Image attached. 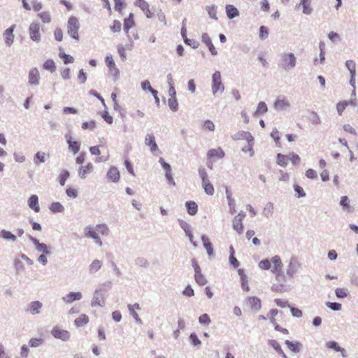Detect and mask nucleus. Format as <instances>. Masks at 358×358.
Masks as SVG:
<instances>
[{
  "label": "nucleus",
  "instance_id": "nucleus-1",
  "mask_svg": "<svg viewBox=\"0 0 358 358\" xmlns=\"http://www.w3.org/2000/svg\"><path fill=\"white\" fill-rule=\"evenodd\" d=\"M259 267L263 270H268L269 268H271V271L275 274L277 280H278L280 277H283V264L280 257L278 255L273 257L271 260L266 259L260 261L259 263Z\"/></svg>",
  "mask_w": 358,
  "mask_h": 358
},
{
  "label": "nucleus",
  "instance_id": "nucleus-2",
  "mask_svg": "<svg viewBox=\"0 0 358 358\" xmlns=\"http://www.w3.org/2000/svg\"><path fill=\"white\" fill-rule=\"evenodd\" d=\"M79 29L80 22L78 17L75 16H71L67 22V33L68 34L76 41H79Z\"/></svg>",
  "mask_w": 358,
  "mask_h": 358
},
{
  "label": "nucleus",
  "instance_id": "nucleus-3",
  "mask_svg": "<svg viewBox=\"0 0 358 358\" xmlns=\"http://www.w3.org/2000/svg\"><path fill=\"white\" fill-rule=\"evenodd\" d=\"M224 90V86L222 83L221 74L219 71H215L213 74L212 92L213 94H215L217 92H222Z\"/></svg>",
  "mask_w": 358,
  "mask_h": 358
},
{
  "label": "nucleus",
  "instance_id": "nucleus-4",
  "mask_svg": "<svg viewBox=\"0 0 358 358\" xmlns=\"http://www.w3.org/2000/svg\"><path fill=\"white\" fill-rule=\"evenodd\" d=\"M106 64L108 69V73L114 78H117L119 76V69L115 65L114 59L111 55H107L105 59Z\"/></svg>",
  "mask_w": 358,
  "mask_h": 358
},
{
  "label": "nucleus",
  "instance_id": "nucleus-5",
  "mask_svg": "<svg viewBox=\"0 0 358 358\" xmlns=\"http://www.w3.org/2000/svg\"><path fill=\"white\" fill-rule=\"evenodd\" d=\"M245 215L244 213H239L233 220V228L237 231L238 234H241L243 232V220Z\"/></svg>",
  "mask_w": 358,
  "mask_h": 358
},
{
  "label": "nucleus",
  "instance_id": "nucleus-6",
  "mask_svg": "<svg viewBox=\"0 0 358 358\" xmlns=\"http://www.w3.org/2000/svg\"><path fill=\"white\" fill-rule=\"evenodd\" d=\"M51 334L57 339L62 341H68L70 338V333L64 329H62L58 327H55L51 330Z\"/></svg>",
  "mask_w": 358,
  "mask_h": 358
},
{
  "label": "nucleus",
  "instance_id": "nucleus-7",
  "mask_svg": "<svg viewBox=\"0 0 358 358\" xmlns=\"http://www.w3.org/2000/svg\"><path fill=\"white\" fill-rule=\"evenodd\" d=\"M41 27L38 23L32 22L29 28V33L31 39L34 41L38 42L41 40Z\"/></svg>",
  "mask_w": 358,
  "mask_h": 358
},
{
  "label": "nucleus",
  "instance_id": "nucleus-8",
  "mask_svg": "<svg viewBox=\"0 0 358 358\" xmlns=\"http://www.w3.org/2000/svg\"><path fill=\"white\" fill-rule=\"evenodd\" d=\"M94 171V165L92 163H87L86 165L81 166L78 171L80 178L82 179L86 178Z\"/></svg>",
  "mask_w": 358,
  "mask_h": 358
},
{
  "label": "nucleus",
  "instance_id": "nucleus-9",
  "mask_svg": "<svg viewBox=\"0 0 358 358\" xmlns=\"http://www.w3.org/2000/svg\"><path fill=\"white\" fill-rule=\"evenodd\" d=\"M135 5L140 8L148 18L153 17V13L150 9V6L145 0H136Z\"/></svg>",
  "mask_w": 358,
  "mask_h": 358
},
{
  "label": "nucleus",
  "instance_id": "nucleus-10",
  "mask_svg": "<svg viewBox=\"0 0 358 358\" xmlns=\"http://www.w3.org/2000/svg\"><path fill=\"white\" fill-rule=\"evenodd\" d=\"M296 64V58L293 53H287L283 55V66L285 69L293 68Z\"/></svg>",
  "mask_w": 358,
  "mask_h": 358
},
{
  "label": "nucleus",
  "instance_id": "nucleus-11",
  "mask_svg": "<svg viewBox=\"0 0 358 358\" xmlns=\"http://www.w3.org/2000/svg\"><path fill=\"white\" fill-rule=\"evenodd\" d=\"M40 75L36 68H33L29 73V83L31 85H38L39 84Z\"/></svg>",
  "mask_w": 358,
  "mask_h": 358
},
{
  "label": "nucleus",
  "instance_id": "nucleus-12",
  "mask_svg": "<svg viewBox=\"0 0 358 358\" xmlns=\"http://www.w3.org/2000/svg\"><path fill=\"white\" fill-rule=\"evenodd\" d=\"M85 236L93 238L96 243H98L99 245H101L102 242L99 237V234L96 231L95 229H94L92 227H87L85 229Z\"/></svg>",
  "mask_w": 358,
  "mask_h": 358
},
{
  "label": "nucleus",
  "instance_id": "nucleus-13",
  "mask_svg": "<svg viewBox=\"0 0 358 358\" xmlns=\"http://www.w3.org/2000/svg\"><path fill=\"white\" fill-rule=\"evenodd\" d=\"M85 236L93 238L96 243H98L99 245H101L102 242L99 237V234L96 231L95 229H94L92 227H87L85 229Z\"/></svg>",
  "mask_w": 358,
  "mask_h": 358
},
{
  "label": "nucleus",
  "instance_id": "nucleus-14",
  "mask_svg": "<svg viewBox=\"0 0 358 358\" xmlns=\"http://www.w3.org/2000/svg\"><path fill=\"white\" fill-rule=\"evenodd\" d=\"M107 178L110 181L116 182L120 180V171L115 166H110L107 172Z\"/></svg>",
  "mask_w": 358,
  "mask_h": 358
},
{
  "label": "nucleus",
  "instance_id": "nucleus-15",
  "mask_svg": "<svg viewBox=\"0 0 358 358\" xmlns=\"http://www.w3.org/2000/svg\"><path fill=\"white\" fill-rule=\"evenodd\" d=\"M248 304L250 309L253 310H259L261 307V300L257 296H250L248 298Z\"/></svg>",
  "mask_w": 358,
  "mask_h": 358
},
{
  "label": "nucleus",
  "instance_id": "nucleus-16",
  "mask_svg": "<svg viewBox=\"0 0 358 358\" xmlns=\"http://www.w3.org/2000/svg\"><path fill=\"white\" fill-rule=\"evenodd\" d=\"M15 27V25L13 24L10 27L6 29L3 33L5 42L8 46H10L13 43V40H14L13 31H14Z\"/></svg>",
  "mask_w": 358,
  "mask_h": 358
},
{
  "label": "nucleus",
  "instance_id": "nucleus-17",
  "mask_svg": "<svg viewBox=\"0 0 358 358\" xmlns=\"http://www.w3.org/2000/svg\"><path fill=\"white\" fill-rule=\"evenodd\" d=\"M201 39H202V42L208 46L210 53L213 55H216L217 54V50H216L215 48L214 47L213 44L212 43L211 39H210V36H208V34L206 33L203 34L202 36H201Z\"/></svg>",
  "mask_w": 358,
  "mask_h": 358
},
{
  "label": "nucleus",
  "instance_id": "nucleus-18",
  "mask_svg": "<svg viewBox=\"0 0 358 358\" xmlns=\"http://www.w3.org/2000/svg\"><path fill=\"white\" fill-rule=\"evenodd\" d=\"M134 18V14L130 13L129 16L124 20L123 29L127 34H128L129 29L135 26V22Z\"/></svg>",
  "mask_w": 358,
  "mask_h": 358
},
{
  "label": "nucleus",
  "instance_id": "nucleus-19",
  "mask_svg": "<svg viewBox=\"0 0 358 358\" xmlns=\"http://www.w3.org/2000/svg\"><path fill=\"white\" fill-rule=\"evenodd\" d=\"M82 298V294L78 292H70L63 297V301L67 303H72L75 301H78Z\"/></svg>",
  "mask_w": 358,
  "mask_h": 358
},
{
  "label": "nucleus",
  "instance_id": "nucleus-20",
  "mask_svg": "<svg viewBox=\"0 0 358 358\" xmlns=\"http://www.w3.org/2000/svg\"><path fill=\"white\" fill-rule=\"evenodd\" d=\"M224 152L222 150L221 148H217L216 149H211L208 150L207 153V156L210 159L213 158H223L224 157Z\"/></svg>",
  "mask_w": 358,
  "mask_h": 358
},
{
  "label": "nucleus",
  "instance_id": "nucleus-21",
  "mask_svg": "<svg viewBox=\"0 0 358 358\" xmlns=\"http://www.w3.org/2000/svg\"><path fill=\"white\" fill-rule=\"evenodd\" d=\"M145 143L146 145L150 147L152 152H155L158 150L157 145L155 142V138L153 134H148L145 137Z\"/></svg>",
  "mask_w": 358,
  "mask_h": 358
},
{
  "label": "nucleus",
  "instance_id": "nucleus-22",
  "mask_svg": "<svg viewBox=\"0 0 358 358\" xmlns=\"http://www.w3.org/2000/svg\"><path fill=\"white\" fill-rule=\"evenodd\" d=\"M345 65L350 72L351 79L350 83L353 85L355 83V76L356 73V64L352 60H348L346 62Z\"/></svg>",
  "mask_w": 358,
  "mask_h": 358
},
{
  "label": "nucleus",
  "instance_id": "nucleus-23",
  "mask_svg": "<svg viewBox=\"0 0 358 358\" xmlns=\"http://www.w3.org/2000/svg\"><path fill=\"white\" fill-rule=\"evenodd\" d=\"M29 206L33 209L35 212L38 213L40 210L38 205V199L36 195H31L28 201Z\"/></svg>",
  "mask_w": 358,
  "mask_h": 358
},
{
  "label": "nucleus",
  "instance_id": "nucleus-24",
  "mask_svg": "<svg viewBox=\"0 0 358 358\" xmlns=\"http://www.w3.org/2000/svg\"><path fill=\"white\" fill-rule=\"evenodd\" d=\"M226 194H227V201H228V204L229 206L230 213H231V214H234L236 212L235 200L232 198V194L228 189H226Z\"/></svg>",
  "mask_w": 358,
  "mask_h": 358
},
{
  "label": "nucleus",
  "instance_id": "nucleus-25",
  "mask_svg": "<svg viewBox=\"0 0 358 358\" xmlns=\"http://www.w3.org/2000/svg\"><path fill=\"white\" fill-rule=\"evenodd\" d=\"M201 239H202V241L203 243V246L208 252V255L209 256L213 255V247L212 243L210 242V240L208 239V238L206 237V236H202Z\"/></svg>",
  "mask_w": 358,
  "mask_h": 358
},
{
  "label": "nucleus",
  "instance_id": "nucleus-26",
  "mask_svg": "<svg viewBox=\"0 0 358 358\" xmlns=\"http://www.w3.org/2000/svg\"><path fill=\"white\" fill-rule=\"evenodd\" d=\"M185 206L187 207V212L190 215H194L196 214L198 210V206L194 201H187Z\"/></svg>",
  "mask_w": 358,
  "mask_h": 358
},
{
  "label": "nucleus",
  "instance_id": "nucleus-27",
  "mask_svg": "<svg viewBox=\"0 0 358 358\" xmlns=\"http://www.w3.org/2000/svg\"><path fill=\"white\" fill-rule=\"evenodd\" d=\"M226 12L229 18L232 19L239 15L238 9L233 5L226 6Z\"/></svg>",
  "mask_w": 358,
  "mask_h": 358
},
{
  "label": "nucleus",
  "instance_id": "nucleus-28",
  "mask_svg": "<svg viewBox=\"0 0 358 358\" xmlns=\"http://www.w3.org/2000/svg\"><path fill=\"white\" fill-rule=\"evenodd\" d=\"M287 348L294 352H299L301 350V345L296 341L292 342L288 340L285 341Z\"/></svg>",
  "mask_w": 358,
  "mask_h": 358
},
{
  "label": "nucleus",
  "instance_id": "nucleus-29",
  "mask_svg": "<svg viewBox=\"0 0 358 358\" xmlns=\"http://www.w3.org/2000/svg\"><path fill=\"white\" fill-rule=\"evenodd\" d=\"M289 161V157L280 153H278L276 156V163L282 167H285Z\"/></svg>",
  "mask_w": 358,
  "mask_h": 358
},
{
  "label": "nucleus",
  "instance_id": "nucleus-30",
  "mask_svg": "<svg viewBox=\"0 0 358 358\" xmlns=\"http://www.w3.org/2000/svg\"><path fill=\"white\" fill-rule=\"evenodd\" d=\"M268 344L272 346L275 351L282 356V358H287V355L285 354L283 350H282L280 344L275 340H270L268 341Z\"/></svg>",
  "mask_w": 358,
  "mask_h": 358
},
{
  "label": "nucleus",
  "instance_id": "nucleus-31",
  "mask_svg": "<svg viewBox=\"0 0 358 358\" xmlns=\"http://www.w3.org/2000/svg\"><path fill=\"white\" fill-rule=\"evenodd\" d=\"M31 240L33 242V243L36 245L38 251L43 252L45 254L49 253L48 247L45 244L39 243V241L37 239L32 237L31 238Z\"/></svg>",
  "mask_w": 358,
  "mask_h": 358
},
{
  "label": "nucleus",
  "instance_id": "nucleus-32",
  "mask_svg": "<svg viewBox=\"0 0 358 358\" xmlns=\"http://www.w3.org/2000/svg\"><path fill=\"white\" fill-rule=\"evenodd\" d=\"M89 322V317L85 314L80 315L74 321L75 325L78 327L85 325Z\"/></svg>",
  "mask_w": 358,
  "mask_h": 358
},
{
  "label": "nucleus",
  "instance_id": "nucleus-33",
  "mask_svg": "<svg viewBox=\"0 0 358 358\" xmlns=\"http://www.w3.org/2000/svg\"><path fill=\"white\" fill-rule=\"evenodd\" d=\"M101 262L98 259H95L90 265L89 271L92 273H96L101 268Z\"/></svg>",
  "mask_w": 358,
  "mask_h": 358
},
{
  "label": "nucleus",
  "instance_id": "nucleus-34",
  "mask_svg": "<svg viewBox=\"0 0 358 358\" xmlns=\"http://www.w3.org/2000/svg\"><path fill=\"white\" fill-rule=\"evenodd\" d=\"M351 104H352V103L351 101H340L339 103H338L336 105V109H337L338 114L340 115H341L342 113H343V111L345 110V108L349 105H351Z\"/></svg>",
  "mask_w": 358,
  "mask_h": 358
},
{
  "label": "nucleus",
  "instance_id": "nucleus-35",
  "mask_svg": "<svg viewBox=\"0 0 358 358\" xmlns=\"http://www.w3.org/2000/svg\"><path fill=\"white\" fill-rule=\"evenodd\" d=\"M202 185H203L204 191L207 194L213 195L214 194L215 189H214L213 185L210 183L209 180L202 182Z\"/></svg>",
  "mask_w": 358,
  "mask_h": 358
},
{
  "label": "nucleus",
  "instance_id": "nucleus-36",
  "mask_svg": "<svg viewBox=\"0 0 358 358\" xmlns=\"http://www.w3.org/2000/svg\"><path fill=\"white\" fill-rule=\"evenodd\" d=\"M42 307V303L38 301H33L29 304V311L33 314L39 313V309Z\"/></svg>",
  "mask_w": 358,
  "mask_h": 358
},
{
  "label": "nucleus",
  "instance_id": "nucleus-37",
  "mask_svg": "<svg viewBox=\"0 0 358 358\" xmlns=\"http://www.w3.org/2000/svg\"><path fill=\"white\" fill-rule=\"evenodd\" d=\"M69 148V149L74 153H77L80 150V143L78 141H72L71 138H69L68 141Z\"/></svg>",
  "mask_w": 358,
  "mask_h": 358
},
{
  "label": "nucleus",
  "instance_id": "nucleus-38",
  "mask_svg": "<svg viewBox=\"0 0 358 358\" xmlns=\"http://www.w3.org/2000/svg\"><path fill=\"white\" fill-rule=\"evenodd\" d=\"M0 237L6 240H12L13 241H15L17 239L14 234L6 230H1L0 231Z\"/></svg>",
  "mask_w": 358,
  "mask_h": 358
},
{
  "label": "nucleus",
  "instance_id": "nucleus-39",
  "mask_svg": "<svg viewBox=\"0 0 358 358\" xmlns=\"http://www.w3.org/2000/svg\"><path fill=\"white\" fill-rule=\"evenodd\" d=\"M326 346L329 349H332L336 352H345V350L341 348L336 342L335 341H329L326 343Z\"/></svg>",
  "mask_w": 358,
  "mask_h": 358
},
{
  "label": "nucleus",
  "instance_id": "nucleus-40",
  "mask_svg": "<svg viewBox=\"0 0 358 358\" xmlns=\"http://www.w3.org/2000/svg\"><path fill=\"white\" fill-rule=\"evenodd\" d=\"M194 278H195V280H196V283H198L199 285L203 286V285H206L207 282L206 278L201 273V271L195 273Z\"/></svg>",
  "mask_w": 358,
  "mask_h": 358
},
{
  "label": "nucleus",
  "instance_id": "nucleus-41",
  "mask_svg": "<svg viewBox=\"0 0 358 358\" xmlns=\"http://www.w3.org/2000/svg\"><path fill=\"white\" fill-rule=\"evenodd\" d=\"M95 229L98 234H100L103 236L108 235L109 232V229L105 224H97L95 227Z\"/></svg>",
  "mask_w": 358,
  "mask_h": 358
},
{
  "label": "nucleus",
  "instance_id": "nucleus-42",
  "mask_svg": "<svg viewBox=\"0 0 358 358\" xmlns=\"http://www.w3.org/2000/svg\"><path fill=\"white\" fill-rule=\"evenodd\" d=\"M268 110V108H267V106L266 104L263 102V101H261L259 103L258 106H257V110H255V115H259V114H264L265 113H266Z\"/></svg>",
  "mask_w": 358,
  "mask_h": 358
},
{
  "label": "nucleus",
  "instance_id": "nucleus-43",
  "mask_svg": "<svg viewBox=\"0 0 358 358\" xmlns=\"http://www.w3.org/2000/svg\"><path fill=\"white\" fill-rule=\"evenodd\" d=\"M43 68L50 72H54L56 69L55 64L52 59L46 60L43 64Z\"/></svg>",
  "mask_w": 358,
  "mask_h": 358
},
{
  "label": "nucleus",
  "instance_id": "nucleus-44",
  "mask_svg": "<svg viewBox=\"0 0 358 358\" xmlns=\"http://www.w3.org/2000/svg\"><path fill=\"white\" fill-rule=\"evenodd\" d=\"M43 341L42 338H32L29 340V345L31 348H36L42 345Z\"/></svg>",
  "mask_w": 358,
  "mask_h": 358
},
{
  "label": "nucleus",
  "instance_id": "nucleus-45",
  "mask_svg": "<svg viewBox=\"0 0 358 358\" xmlns=\"http://www.w3.org/2000/svg\"><path fill=\"white\" fill-rule=\"evenodd\" d=\"M50 209L53 213H61L64 210V208L60 203L53 202L51 204Z\"/></svg>",
  "mask_w": 358,
  "mask_h": 358
},
{
  "label": "nucleus",
  "instance_id": "nucleus-46",
  "mask_svg": "<svg viewBox=\"0 0 358 358\" xmlns=\"http://www.w3.org/2000/svg\"><path fill=\"white\" fill-rule=\"evenodd\" d=\"M38 16L41 18L43 23H49L51 21V16L50 12L44 11L38 14Z\"/></svg>",
  "mask_w": 358,
  "mask_h": 358
},
{
  "label": "nucleus",
  "instance_id": "nucleus-47",
  "mask_svg": "<svg viewBox=\"0 0 358 358\" xmlns=\"http://www.w3.org/2000/svg\"><path fill=\"white\" fill-rule=\"evenodd\" d=\"M271 136L275 141L276 145L280 146V132L276 128L273 129L271 133Z\"/></svg>",
  "mask_w": 358,
  "mask_h": 358
},
{
  "label": "nucleus",
  "instance_id": "nucleus-48",
  "mask_svg": "<svg viewBox=\"0 0 358 358\" xmlns=\"http://www.w3.org/2000/svg\"><path fill=\"white\" fill-rule=\"evenodd\" d=\"M59 57L63 59L65 64L73 63L74 59L73 57L65 52H59Z\"/></svg>",
  "mask_w": 358,
  "mask_h": 358
},
{
  "label": "nucleus",
  "instance_id": "nucleus-49",
  "mask_svg": "<svg viewBox=\"0 0 358 358\" xmlns=\"http://www.w3.org/2000/svg\"><path fill=\"white\" fill-rule=\"evenodd\" d=\"M168 104L171 110L173 111H176L178 109V104L176 97L169 98L168 101Z\"/></svg>",
  "mask_w": 358,
  "mask_h": 358
},
{
  "label": "nucleus",
  "instance_id": "nucleus-50",
  "mask_svg": "<svg viewBox=\"0 0 358 358\" xmlns=\"http://www.w3.org/2000/svg\"><path fill=\"white\" fill-rule=\"evenodd\" d=\"M182 229L185 231L186 235L189 237V241L193 243L194 245H196V243L193 241V234L190 230V227L187 223H183L182 225Z\"/></svg>",
  "mask_w": 358,
  "mask_h": 358
},
{
  "label": "nucleus",
  "instance_id": "nucleus-51",
  "mask_svg": "<svg viewBox=\"0 0 358 358\" xmlns=\"http://www.w3.org/2000/svg\"><path fill=\"white\" fill-rule=\"evenodd\" d=\"M308 120L313 124H320V118L318 116V115L315 112H311L309 114Z\"/></svg>",
  "mask_w": 358,
  "mask_h": 358
},
{
  "label": "nucleus",
  "instance_id": "nucleus-52",
  "mask_svg": "<svg viewBox=\"0 0 358 358\" xmlns=\"http://www.w3.org/2000/svg\"><path fill=\"white\" fill-rule=\"evenodd\" d=\"M203 129L205 130V131H213L215 130V124L214 123L208 120H206L203 124Z\"/></svg>",
  "mask_w": 358,
  "mask_h": 358
},
{
  "label": "nucleus",
  "instance_id": "nucleus-53",
  "mask_svg": "<svg viewBox=\"0 0 358 358\" xmlns=\"http://www.w3.org/2000/svg\"><path fill=\"white\" fill-rule=\"evenodd\" d=\"M288 103L285 101V100H283V99H278L275 102V109L277 110H282L283 108H285V107L288 106Z\"/></svg>",
  "mask_w": 358,
  "mask_h": 358
},
{
  "label": "nucleus",
  "instance_id": "nucleus-54",
  "mask_svg": "<svg viewBox=\"0 0 358 358\" xmlns=\"http://www.w3.org/2000/svg\"><path fill=\"white\" fill-rule=\"evenodd\" d=\"M82 129L84 130L90 129L93 130L96 127V122L91 120L90 122H85L82 124Z\"/></svg>",
  "mask_w": 358,
  "mask_h": 358
},
{
  "label": "nucleus",
  "instance_id": "nucleus-55",
  "mask_svg": "<svg viewBox=\"0 0 358 358\" xmlns=\"http://www.w3.org/2000/svg\"><path fill=\"white\" fill-rule=\"evenodd\" d=\"M122 24L118 20H114L110 29L113 32H119L121 30Z\"/></svg>",
  "mask_w": 358,
  "mask_h": 358
},
{
  "label": "nucleus",
  "instance_id": "nucleus-56",
  "mask_svg": "<svg viewBox=\"0 0 358 358\" xmlns=\"http://www.w3.org/2000/svg\"><path fill=\"white\" fill-rule=\"evenodd\" d=\"M69 177V171L64 170L63 171L60 176H59V183L61 185H64L65 184V182L66 180L68 179V178Z\"/></svg>",
  "mask_w": 358,
  "mask_h": 358
},
{
  "label": "nucleus",
  "instance_id": "nucleus-57",
  "mask_svg": "<svg viewBox=\"0 0 358 358\" xmlns=\"http://www.w3.org/2000/svg\"><path fill=\"white\" fill-rule=\"evenodd\" d=\"M268 36V29L265 26H261L259 29V37L261 39H265Z\"/></svg>",
  "mask_w": 358,
  "mask_h": 358
},
{
  "label": "nucleus",
  "instance_id": "nucleus-58",
  "mask_svg": "<svg viewBox=\"0 0 358 358\" xmlns=\"http://www.w3.org/2000/svg\"><path fill=\"white\" fill-rule=\"evenodd\" d=\"M54 36L56 41H62L63 39V31L61 28H56L54 31Z\"/></svg>",
  "mask_w": 358,
  "mask_h": 358
},
{
  "label": "nucleus",
  "instance_id": "nucleus-59",
  "mask_svg": "<svg viewBox=\"0 0 358 358\" xmlns=\"http://www.w3.org/2000/svg\"><path fill=\"white\" fill-rule=\"evenodd\" d=\"M114 3L115 9L119 13H121L124 7V0H114Z\"/></svg>",
  "mask_w": 358,
  "mask_h": 358
},
{
  "label": "nucleus",
  "instance_id": "nucleus-60",
  "mask_svg": "<svg viewBox=\"0 0 358 358\" xmlns=\"http://www.w3.org/2000/svg\"><path fill=\"white\" fill-rule=\"evenodd\" d=\"M199 321L201 324H208L210 322V319L207 314H203L199 317Z\"/></svg>",
  "mask_w": 358,
  "mask_h": 358
},
{
  "label": "nucleus",
  "instance_id": "nucleus-61",
  "mask_svg": "<svg viewBox=\"0 0 358 358\" xmlns=\"http://www.w3.org/2000/svg\"><path fill=\"white\" fill-rule=\"evenodd\" d=\"M289 160H290L294 165H298L301 159L298 155L292 153L290 155Z\"/></svg>",
  "mask_w": 358,
  "mask_h": 358
},
{
  "label": "nucleus",
  "instance_id": "nucleus-62",
  "mask_svg": "<svg viewBox=\"0 0 358 358\" xmlns=\"http://www.w3.org/2000/svg\"><path fill=\"white\" fill-rule=\"evenodd\" d=\"M185 43L193 48H197L199 45V43L194 39L185 38Z\"/></svg>",
  "mask_w": 358,
  "mask_h": 358
},
{
  "label": "nucleus",
  "instance_id": "nucleus-63",
  "mask_svg": "<svg viewBox=\"0 0 358 358\" xmlns=\"http://www.w3.org/2000/svg\"><path fill=\"white\" fill-rule=\"evenodd\" d=\"M117 52L121 57L122 59L124 61L126 59V50L124 47L122 45H117Z\"/></svg>",
  "mask_w": 358,
  "mask_h": 358
},
{
  "label": "nucleus",
  "instance_id": "nucleus-64",
  "mask_svg": "<svg viewBox=\"0 0 358 358\" xmlns=\"http://www.w3.org/2000/svg\"><path fill=\"white\" fill-rule=\"evenodd\" d=\"M317 172L312 169H309L306 171V176L310 179H315L317 178Z\"/></svg>",
  "mask_w": 358,
  "mask_h": 358
}]
</instances>
